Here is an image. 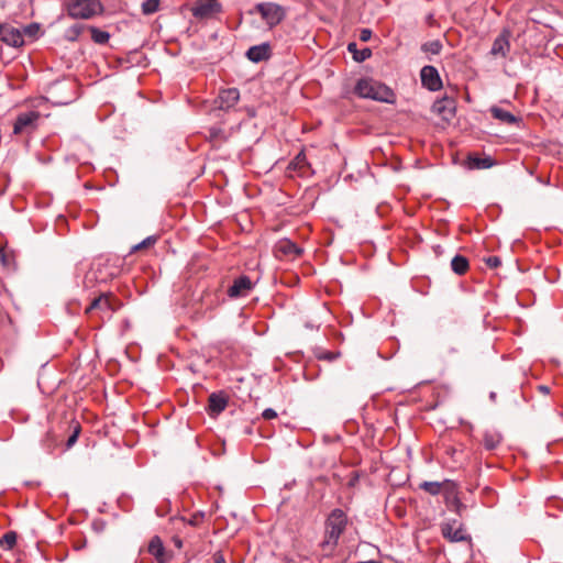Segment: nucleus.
<instances>
[{"label":"nucleus","mask_w":563,"mask_h":563,"mask_svg":"<svg viewBox=\"0 0 563 563\" xmlns=\"http://www.w3.org/2000/svg\"><path fill=\"white\" fill-rule=\"evenodd\" d=\"M421 49L424 53L438 55V54H440V52L442 49V43L439 40L430 41V42L422 44Z\"/></svg>","instance_id":"bb28decb"},{"label":"nucleus","mask_w":563,"mask_h":563,"mask_svg":"<svg viewBox=\"0 0 563 563\" xmlns=\"http://www.w3.org/2000/svg\"><path fill=\"white\" fill-rule=\"evenodd\" d=\"M161 0H145L142 3V13L145 15L153 14L158 11Z\"/></svg>","instance_id":"c85d7f7f"},{"label":"nucleus","mask_w":563,"mask_h":563,"mask_svg":"<svg viewBox=\"0 0 563 563\" xmlns=\"http://www.w3.org/2000/svg\"><path fill=\"white\" fill-rule=\"evenodd\" d=\"M421 82L423 87L431 91H437L442 87L439 71L435 67L427 65L420 71Z\"/></svg>","instance_id":"1a4fd4ad"},{"label":"nucleus","mask_w":563,"mask_h":563,"mask_svg":"<svg viewBox=\"0 0 563 563\" xmlns=\"http://www.w3.org/2000/svg\"><path fill=\"white\" fill-rule=\"evenodd\" d=\"M89 31L91 33L92 41L97 44H106L110 38V34L108 32L98 27L89 26Z\"/></svg>","instance_id":"5701e85b"},{"label":"nucleus","mask_w":563,"mask_h":563,"mask_svg":"<svg viewBox=\"0 0 563 563\" xmlns=\"http://www.w3.org/2000/svg\"><path fill=\"white\" fill-rule=\"evenodd\" d=\"M347 526L346 514L339 508L333 509L325 520L324 539L321 542L323 550H333L339 542L340 537Z\"/></svg>","instance_id":"f257e3e1"},{"label":"nucleus","mask_w":563,"mask_h":563,"mask_svg":"<svg viewBox=\"0 0 563 563\" xmlns=\"http://www.w3.org/2000/svg\"><path fill=\"white\" fill-rule=\"evenodd\" d=\"M451 268L457 275H463L468 269V261L462 255H455L451 261Z\"/></svg>","instance_id":"aec40b11"},{"label":"nucleus","mask_w":563,"mask_h":563,"mask_svg":"<svg viewBox=\"0 0 563 563\" xmlns=\"http://www.w3.org/2000/svg\"><path fill=\"white\" fill-rule=\"evenodd\" d=\"M262 417L266 420H271L277 417V412L272 408H267L262 412Z\"/></svg>","instance_id":"72a5a7b5"},{"label":"nucleus","mask_w":563,"mask_h":563,"mask_svg":"<svg viewBox=\"0 0 563 563\" xmlns=\"http://www.w3.org/2000/svg\"><path fill=\"white\" fill-rule=\"evenodd\" d=\"M271 46L268 43L251 46L246 52V57L254 63L266 60L271 57Z\"/></svg>","instance_id":"4468645a"},{"label":"nucleus","mask_w":563,"mask_h":563,"mask_svg":"<svg viewBox=\"0 0 563 563\" xmlns=\"http://www.w3.org/2000/svg\"><path fill=\"white\" fill-rule=\"evenodd\" d=\"M30 29H31V26L25 27V30H24V31L29 33V32H30Z\"/></svg>","instance_id":"c03bdc74"},{"label":"nucleus","mask_w":563,"mask_h":563,"mask_svg":"<svg viewBox=\"0 0 563 563\" xmlns=\"http://www.w3.org/2000/svg\"><path fill=\"white\" fill-rule=\"evenodd\" d=\"M433 111L442 115L445 121H450L454 117L455 106L452 99L445 98L437 100L432 107Z\"/></svg>","instance_id":"2eb2a0df"},{"label":"nucleus","mask_w":563,"mask_h":563,"mask_svg":"<svg viewBox=\"0 0 563 563\" xmlns=\"http://www.w3.org/2000/svg\"><path fill=\"white\" fill-rule=\"evenodd\" d=\"M0 261L5 268H11L13 258L5 250H0Z\"/></svg>","instance_id":"7c9ffc66"},{"label":"nucleus","mask_w":563,"mask_h":563,"mask_svg":"<svg viewBox=\"0 0 563 563\" xmlns=\"http://www.w3.org/2000/svg\"><path fill=\"white\" fill-rule=\"evenodd\" d=\"M67 11L73 19L88 20L100 14L103 7L100 0H71L67 5Z\"/></svg>","instance_id":"20e7f679"},{"label":"nucleus","mask_w":563,"mask_h":563,"mask_svg":"<svg viewBox=\"0 0 563 563\" xmlns=\"http://www.w3.org/2000/svg\"><path fill=\"white\" fill-rule=\"evenodd\" d=\"M419 487L432 496L440 494L442 484L440 482H422Z\"/></svg>","instance_id":"a878e982"},{"label":"nucleus","mask_w":563,"mask_h":563,"mask_svg":"<svg viewBox=\"0 0 563 563\" xmlns=\"http://www.w3.org/2000/svg\"><path fill=\"white\" fill-rule=\"evenodd\" d=\"M485 446H486L488 450L493 449V441H490L489 439H486V440H485Z\"/></svg>","instance_id":"58836bf2"},{"label":"nucleus","mask_w":563,"mask_h":563,"mask_svg":"<svg viewBox=\"0 0 563 563\" xmlns=\"http://www.w3.org/2000/svg\"><path fill=\"white\" fill-rule=\"evenodd\" d=\"M538 389H539L542 394H544V395H547V394H549V393H550V388H549L548 386H545V385H540V386H538Z\"/></svg>","instance_id":"e433bc0d"},{"label":"nucleus","mask_w":563,"mask_h":563,"mask_svg":"<svg viewBox=\"0 0 563 563\" xmlns=\"http://www.w3.org/2000/svg\"><path fill=\"white\" fill-rule=\"evenodd\" d=\"M16 533L14 531H9L3 534L0 540V545L7 550H11L16 543Z\"/></svg>","instance_id":"cd10ccee"},{"label":"nucleus","mask_w":563,"mask_h":563,"mask_svg":"<svg viewBox=\"0 0 563 563\" xmlns=\"http://www.w3.org/2000/svg\"><path fill=\"white\" fill-rule=\"evenodd\" d=\"M485 261L489 267H493V257L492 256L487 257Z\"/></svg>","instance_id":"ea45409f"},{"label":"nucleus","mask_w":563,"mask_h":563,"mask_svg":"<svg viewBox=\"0 0 563 563\" xmlns=\"http://www.w3.org/2000/svg\"><path fill=\"white\" fill-rule=\"evenodd\" d=\"M156 241H157V236H155V235L147 236L146 239H144L140 243L135 244L132 247V252L140 251V250H143V249H147V247L154 245L156 243Z\"/></svg>","instance_id":"c756f323"},{"label":"nucleus","mask_w":563,"mask_h":563,"mask_svg":"<svg viewBox=\"0 0 563 563\" xmlns=\"http://www.w3.org/2000/svg\"><path fill=\"white\" fill-rule=\"evenodd\" d=\"M340 353H334V352H322L318 355V358L319 360H325V361H329V362H332L334 360H336L339 357Z\"/></svg>","instance_id":"2f4dec72"},{"label":"nucleus","mask_w":563,"mask_h":563,"mask_svg":"<svg viewBox=\"0 0 563 563\" xmlns=\"http://www.w3.org/2000/svg\"><path fill=\"white\" fill-rule=\"evenodd\" d=\"M164 545L159 537H154L148 543V552L156 559H161L164 555Z\"/></svg>","instance_id":"412c9836"},{"label":"nucleus","mask_w":563,"mask_h":563,"mask_svg":"<svg viewBox=\"0 0 563 563\" xmlns=\"http://www.w3.org/2000/svg\"><path fill=\"white\" fill-rule=\"evenodd\" d=\"M494 263H495V268H496L500 265V260L497 256H495Z\"/></svg>","instance_id":"a19ab883"},{"label":"nucleus","mask_w":563,"mask_h":563,"mask_svg":"<svg viewBox=\"0 0 563 563\" xmlns=\"http://www.w3.org/2000/svg\"><path fill=\"white\" fill-rule=\"evenodd\" d=\"M252 289V282L247 276H240L228 289V295L231 298L243 297Z\"/></svg>","instance_id":"9b49d317"},{"label":"nucleus","mask_w":563,"mask_h":563,"mask_svg":"<svg viewBox=\"0 0 563 563\" xmlns=\"http://www.w3.org/2000/svg\"><path fill=\"white\" fill-rule=\"evenodd\" d=\"M41 114L37 111H27L20 113L13 124V134H31L37 126Z\"/></svg>","instance_id":"39448f33"},{"label":"nucleus","mask_w":563,"mask_h":563,"mask_svg":"<svg viewBox=\"0 0 563 563\" xmlns=\"http://www.w3.org/2000/svg\"><path fill=\"white\" fill-rule=\"evenodd\" d=\"M275 250L278 255H285L291 260L299 257L302 253V250L288 239L280 240Z\"/></svg>","instance_id":"ddd939ff"},{"label":"nucleus","mask_w":563,"mask_h":563,"mask_svg":"<svg viewBox=\"0 0 563 563\" xmlns=\"http://www.w3.org/2000/svg\"><path fill=\"white\" fill-rule=\"evenodd\" d=\"M347 49H349L350 53L353 54V58L356 62H364L365 59H367L372 55V52H371L369 48H364L362 51H357L356 43H350L347 45Z\"/></svg>","instance_id":"4be33fe9"},{"label":"nucleus","mask_w":563,"mask_h":563,"mask_svg":"<svg viewBox=\"0 0 563 563\" xmlns=\"http://www.w3.org/2000/svg\"><path fill=\"white\" fill-rule=\"evenodd\" d=\"M174 542H175L176 547L181 548V540L180 539H175Z\"/></svg>","instance_id":"79ce46f5"},{"label":"nucleus","mask_w":563,"mask_h":563,"mask_svg":"<svg viewBox=\"0 0 563 563\" xmlns=\"http://www.w3.org/2000/svg\"><path fill=\"white\" fill-rule=\"evenodd\" d=\"M213 563H227L221 552H216L212 556Z\"/></svg>","instance_id":"c9c22d12"},{"label":"nucleus","mask_w":563,"mask_h":563,"mask_svg":"<svg viewBox=\"0 0 563 563\" xmlns=\"http://www.w3.org/2000/svg\"><path fill=\"white\" fill-rule=\"evenodd\" d=\"M441 533L443 538L451 542H460L467 539L466 531L456 520L443 522L441 525Z\"/></svg>","instance_id":"6e6552de"},{"label":"nucleus","mask_w":563,"mask_h":563,"mask_svg":"<svg viewBox=\"0 0 563 563\" xmlns=\"http://www.w3.org/2000/svg\"><path fill=\"white\" fill-rule=\"evenodd\" d=\"M250 14H260L265 24L273 29L285 19L286 10L275 2H261L250 10Z\"/></svg>","instance_id":"7ed1b4c3"},{"label":"nucleus","mask_w":563,"mask_h":563,"mask_svg":"<svg viewBox=\"0 0 563 563\" xmlns=\"http://www.w3.org/2000/svg\"><path fill=\"white\" fill-rule=\"evenodd\" d=\"M365 563H380V562H377V561H368V562H365Z\"/></svg>","instance_id":"37998d69"},{"label":"nucleus","mask_w":563,"mask_h":563,"mask_svg":"<svg viewBox=\"0 0 563 563\" xmlns=\"http://www.w3.org/2000/svg\"><path fill=\"white\" fill-rule=\"evenodd\" d=\"M240 99V91L236 88H228L220 91L218 103L220 109L229 110L236 104Z\"/></svg>","instance_id":"f8f14e48"},{"label":"nucleus","mask_w":563,"mask_h":563,"mask_svg":"<svg viewBox=\"0 0 563 563\" xmlns=\"http://www.w3.org/2000/svg\"><path fill=\"white\" fill-rule=\"evenodd\" d=\"M471 169H487L493 166V158L489 156L481 157L478 155H470L467 159Z\"/></svg>","instance_id":"f3484780"},{"label":"nucleus","mask_w":563,"mask_h":563,"mask_svg":"<svg viewBox=\"0 0 563 563\" xmlns=\"http://www.w3.org/2000/svg\"><path fill=\"white\" fill-rule=\"evenodd\" d=\"M79 431H80V427H79V426H77V427L74 429L73 434L68 438V440H67V442H66V446H67L68 449H69V448H71V446L76 443V441H77V439H78Z\"/></svg>","instance_id":"473e14b6"},{"label":"nucleus","mask_w":563,"mask_h":563,"mask_svg":"<svg viewBox=\"0 0 563 563\" xmlns=\"http://www.w3.org/2000/svg\"><path fill=\"white\" fill-rule=\"evenodd\" d=\"M117 302L118 300L112 295L102 294L90 302L85 312L90 314L93 311H99L102 316L106 314L109 318L111 312L117 309Z\"/></svg>","instance_id":"423d86ee"},{"label":"nucleus","mask_w":563,"mask_h":563,"mask_svg":"<svg viewBox=\"0 0 563 563\" xmlns=\"http://www.w3.org/2000/svg\"><path fill=\"white\" fill-rule=\"evenodd\" d=\"M354 92L364 99H373L382 102H391L394 92L386 85L371 78L357 80Z\"/></svg>","instance_id":"f03ea898"},{"label":"nucleus","mask_w":563,"mask_h":563,"mask_svg":"<svg viewBox=\"0 0 563 563\" xmlns=\"http://www.w3.org/2000/svg\"><path fill=\"white\" fill-rule=\"evenodd\" d=\"M510 33L508 31H504L497 38H495V55L500 54L501 56H506L507 52H509Z\"/></svg>","instance_id":"a211bd4d"},{"label":"nucleus","mask_w":563,"mask_h":563,"mask_svg":"<svg viewBox=\"0 0 563 563\" xmlns=\"http://www.w3.org/2000/svg\"><path fill=\"white\" fill-rule=\"evenodd\" d=\"M0 41L13 47H20L24 44L21 31L7 23H0Z\"/></svg>","instance_id":"0eeeda50"},{"label":"nucleus","mask_w":563,"mask_h":563,"mask_svg":"<svg viewBox=\"0 0 563 563\" xmlns=\"http://www.w3.org/2000/svg\"><path fill=\"white\" fill-rule=\"evenodd\" d=\"M210 133H211V136H212V137H217V136H218V134L220 133V129L212 128V129L210 130Z\"/></svg>","instance_id":"4c0bfd02"},{"label":"nucleus","mask_w":563,"mask_h":563,"mask_svg":"<svg viewBox=\"0 0 563 563\" xmlns=\"http://www.w3.org/2000/svg\"><path fill=\"white\" fill-rule=\"evenodd\" d=\"M495 119L501 121L507 125H519L520 118L516 117L511 112L495 107Z\"/></svg>","instance_id":"6ab92c4d"},{"label":"nucleus","mask_w":563,"mask_h":563,"mask_svg":"<svg viewBox=\"0 0 563 563\" xmlns=\"http://www.w3.org/2000/svg\"><path fill=\"white\" fill-rule=\"evenodd\" d=\"M290 166L294 169L303 173L305 168L309 166V163L307 161V156H306L305 152L298 153L296 155V157L294 158V161L290 163Z\"/></svg>","instance_id":"b1692460"},{"label":"nucleus","mask_w":563,"mask_h":563,"mask_svg":"<svg viewBox=\"0 0 563 563\" xmlns=\"http://www.w3.org/2000/svg\"><path fill=\"white\" fill-rule=\"evenodd\" d=\"M228 405V397L223 393H212L209 396L208 411L210 415L221 413Z\"/></svg>","instance_id":"dca6fc26"},{"label":"nucleus","mask_w":563,"mask_h":563,"mask_svg":"<svg viewBox=\"0 0 563 563\" xmlns=\"http://www.w3.org/2000/svg\"><path fill=\"white\" fill-rule=\"evenodd\" d=\"M219 11L220 4L216 0H197L191 8L192 15L198 19H207Z\"/></svg>","instance_id":"9d476101"},{"label":"nucleus","mask_w":563,"mask_h":563,"mask_svg":"<svg viewBox=\"0 0 563 563\" xmlns=\"http://www.w3.org/2000/svg\"><path fill=\"white\" fill-rule=\"evenodd\" d=\"M371 36H372V31L369 29L361 30V33H360L361 41L366 42L371 38Z\"/></svg>","instance_id":"f704fd0d"},{"label":"nucleus","mask_w":563,"mask_h":563,"mask_svg":"<svg viewBox=\"0 0 563 563\" xmlns=\"http://www.w3.org/2000/svg\"><path fill=\"white\" fill-rule=\"evenodd\" d=\"M84 29L85 25L80 23L71 25L69 29L66 30L65 38L70 42L77 41Z\"/></svg>","instance_id":"393cba45"}]
</instances>
